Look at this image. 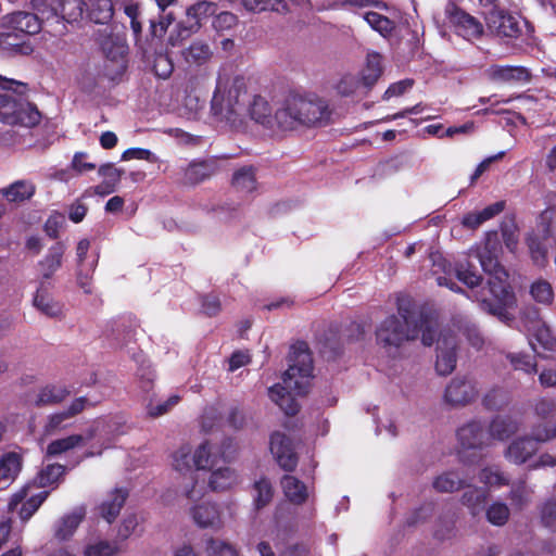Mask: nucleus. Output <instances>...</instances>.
I'll return each mask as SVG.
<instances>
[{"label": "nucleus", "mask_w": 556, "mask_h": 556, "mask_svg": "<svg viewBox=\"0 0 556 556\" xmlns=\"http://www.w3.org/2000/svg\"><path fill=\"white\" fill-rule=\"evenodd\" d=\"M237 483V475L229 467H220L212 471L208 486L212 491L222 492Z\"/></svg>", "instance_id": "4c0bfd02"}, {"label": "nucleus", "mask_w": 556, "mask_h": 556, "mask_svg": "<svg viewBox=\"0 0 556 556\" xmlns=\"http://www.w3.org/2000/svg\"><path fill=\"white\" fill-rule=\"evenodd\" d=\"M254 490L257 493L254 498L255 506L257 509H261L271 501L274 491L270 482L266 479H261L256 481L254 483Z\"/></svg>", "instance_id": "bf43d9fd"}, {"label": "nucleus", "mask_w": 556, "mask_h": 556, "mask_svg": "<svg viewBox=\"0 0 556 556\" xmlns=\"http://www.w3.org/2000/svg\"><path fill=\"white\" fill-rule=\"evenodd\" d=\"M3 26L25 39L29 35H35L40 31L41 23L38 16L34 13L17 11L4 17Z\"/></svg>", "instance_id": "dca6fc26"}, {"label": "nucleus", "mask_w": 556, "mask_h": 556, "mask_svg": "<svg viewBox=\"0 0 556 556\" xmlns=\"http://www.w3.org/2000/svg\"><path fill=\"white\" fill-rule=\"evenodd\" d=\"M485 21L489 29L500 37L516 38L520 34L519 20L502 10H490Z\"/></svg>", "instance_id": "2eb2a0df"}, {"label": "nucleus", "mask_w": 556, "mask_h": 556, "mask_svg": "<svg viewBox=\"0 0 556 556\" xmlns=\"http://www.w3.org/2000/svg\"><path fill=\"white\" fill-rule=\"evenodd\" d=\"M180 54L189 67H201L210 62L213 51L208 43L195 40L189 47L182 49Z\"/></svg>", "instance_id": "412c9836"}, {"label": "nucleus", "mask_w": 556, "mask_h": 556, "mask_svg": "<svg viewBox=\"0 0 556 556\" xmlns=\"http://www.w3.org/2000/svg\"><path fill=\"white\" fill-rule=\"evenodd\" d=\"M49 496V491H41L38 494H35L27 498L21 506L18 516L22 521L26 522L29 520L33 515L39 509L42 503Z\"/></svg>", "instance_id": "3c124183"}, {"label": "nucleus", "mask_w": 556, "mask_h": 556, "mask_svg": "<svg viewBox=\"0 0 556 556\" xmlns=\"http://www.w3.org/2000/svg\"><path fill=\"white\" fill-rule=\"evenodd\" d=\"M507 401L506 393L501 388H493L488 391L483 399L482 403L488 409H497L502 405H504Z\"/></svg>", "instance_id": "0e129e2a"}, {"label": "nucleus", "mask_w": 556, "mask_h": 556, "mask_svg": "<svg viewBox=\"0 0 556 556\" xmlns=\"http://www.w3.org/2000/svg\"><path fill=\"white\" fill-rule=\"evenodd\" d=\"M479 480L486 486H503L508 484V478L497 467H485L479 473Z\"/></svg>", "instance_id": "603ef678"}, {"label": "nucleus", "mask_w": 556, "mask_h": 556, "mask_svg": "<svg viewBox=\"0 0 556 556\" xmlns=\"http://www.w3.org/2000/svg\"><path fill=\"white\" fill-rule=\"evenodd\" d=\"M363 87L358 75L345 74L336 84V90L340 96L349 97Z\"/></svg>", "instance_id": "864d4df0"}, {"label": "nucleus", "mask_w": 556, "mask_h": 556, "mask_svg": "<svg viewBox=\"0 0 556 556\" xmlns=\"http://www.w3.org/2000/svg\"><path fill=\"white\" fill-rule=\"evenodd\" d=\"M86 439L81 434H71L65 438H60L51 441L47 445L46 454L49 457H55L84 445Z\"/></svg>", "instance_id": "f704fd0d"}, {"label": "nucleus", "mask_w": 556, "mask_h": 556, "mask_svg": "<svg viewBox=\"0 0 556 556\" xmlns=\"http://www.w3.org/2000/svg\"><path fill=\"white\" fill-rule=\"evenodd\" d=\"M250 117L256 123L268 127L271 125L274 110L270 103L261 94H255L252 102L248 106Z\"/></svg>", "instance_id": "c756f323"}, {"label": "nucleus", "mask_w": 556, "mask_h": 556, "mask_svg": "<svg viewBox=\"0 0 556 556\" xmlns=\"http://www.w3.org/2000/svg\"><path fill=\"white\" fill-rule=\"evenodd\" d=\"M542 523L553 532H556V502H547L541 510Z\"/></svg>", "instance_id": "774afa93"}, {"label": "nucleus", "mask_w": 556, "mask_h": 556, "mask_svg": "<svg viewBox=\"0 0 556 556\" xmlns=\"http://www.w3.org/2000/svg\"><path fill=\"white\" fill-rule=\"evenodd\" d=\"M35 186L31 182L18 180L2 190V195L10 202H23L35 194Z\"/></svg>", "instance_id": "58836bf2"}, {"label": "nucleus", "mask_w": 556, "mask_h": 556, "mask_svg": "<svg viewBox=\"0 0 556 556\" xmlns=\"http://www.w3.org/2000/svg\"><path fill=\"white\" fill-rule=\"evenodd\" d=\"M242 94H247L243 78H235L227 90L223 89L220 83H218L211 100L213 116L219 121L236 123L238 116L245 110L244 102L241 100Z\"/></svg>", "instance_id": "423d86ee"}, {"label": "nucleus", "mask_w": 556, "mask_h": 556, "mask_svg": "<svg viewBox=\"0 0 556 556\" xmlns=\"http://www.w3.org/2000/svg\"><path fill=\"white\" fill-rule=\"evenodd\" d=\"M125 14L130 20V28L134 33L136 40H138L142 35V26L148 23L150 25V21L152 20V14H150L144 8H141L138 4H129L125 7ZM150 38V33L147 35V40Z\"/></svg>", "instance_id": "72a5a7b5"}, {"label": "nucleus", "mask_w": 556, "mask_h": 556, "mask_svg": "<svg viewBox=\"0 0 556 556\" xmlns=\"http://www.w3.org/2000/svg\"><path fill=\"white\" fill-rule=\"evenodd\" d=\"M381 55L372 52L367 54L366 66L361 72L359 78L364 88H370L375 85L381 75Z\"/></svg>", "instance_id": "e433bc0d"}, {"label": "nucleus", "mask_w": 556, "mask_h": 556, "mask_svg": "<svg viewBox=\"0 0 556 556\" xmlns=\"http://www.w3.org/2000/svg\"><path fill=\"white\" fill-rule=\"evenodd\" d=\"M520 323V330L526 332L544 324L540 316V311L533 305H529L522 309Z\"/></svg>", "instance_id": "4d7b16f0"}, {"label": "nucleus", "mask_w": 556, "mask_h": 556, "mask_svg": "<svg viewBox=\"0 0 556 556\" xmlns=\"http://www.w3.org/2000/svg\"><path fill=\"white\" fill-rule=\"evenodd\" d=\"M216 11L217 4L212 1L203 0L190 5L186 11V21L177 25V37L173 34L169 36V45L175 47L180 40H185L191 34L197 33L203 23L216 14Z\"/></svg>", "instance_id": "1a4fd4ad"}, {"label": "nucleus", "mask_w": 556, "mask_h": 556, "mask_svg": "<svg viewBox=\"0 0 556 556\" xmlns=\"http://www.w3.org/2000/svg\"><path fill=\"white\" fill-rule=\"evenodd\" d=\"M479 393V383L473 376L456 375L445 386L442 401L451 408H463L472 404Z\"/></svg>", "instance_id": "6e6552de"}, {"label": "nucleus", "mask_w": 556, "mask_h": 556, "mask_svg": "<svg viewBox=\"0 0 556 556\" xmlns=\"http://www.w3.org/2000/svg\"><path fill=\"white\" fill-rule=\"evenodd\" d=\"M465 485L464 480L459 477L457 471H446L438 476L432 486L435 491L441 493H452L458 491Z\"/></svg>", "instance_id": "79ce46f5"}, {"label": "nucleus", "mask_w": 556, "mask_h": 556, "mask_svg": "<svg viewBox=\"0 0 556 556\" xmlns=\"http://www.w3.org/2000/svg\"><path fill=\"white\" fill-rule=\"evenodd\" d=\"M508 506L500 501L493 502L485 510L486 520L496 527L504 526L509 519Z\"/></svg>", "instance_id": "8fccbe9b"}, {"label": "nucleus", "mask_w": 556, "mask_h": 556, "mask_svg": "<svg viewBox=\"0 0 556 556\" xmlns=\"http://www.w3.org/2000/svg\"><path fill=\"white\" fill-rule=\"evenodd\" d=\"M0 89L14 93H0V121L12 126L15 121L14 112L18 108L21 98L27 94L28 85L0 75Z\"/></svg>", "instance_id": "9d476101"}, {"label": "nucleus", "mask_w": 556, "mask_h": 556, "mask_svg": "<svg viewBox=\"0 0 556 556\" xmlns=\"http://www.w3.org/2000/svg\"><path fill=\"white\" fill-rule=\"evenodd\" d=\"M71 418L64 410L52 413L47 416L42 432L46 437L56 435L72 426Z\"/></svg>", "instance_id": "37998d69"}, {"label": "nucleus", "mask_w": 556, "mask_h": 556, "mask_svg": "<svg viewBox=\"0 0 556 556\" xmlns=\"http://www.w3.org/2000/svg\"><path fill=\"white\" fill-rule=\"evenodd\" d=\"M492 241H497V232L486 233V242L483 250H471L468 257H475L479 261L483 271L489 275L485 287H480L482 277L469 261L460 262L455 267L457 279L470 288L471 294L467 298L479 303L482 311L496 316L502 323L511 326L514 316L509 308L516 305V296L510 288L507 278V271L491 255Z\"/></svg>", "instance_id": "f03ea898"}, {"label": "nucleus", "mask_w": 556, "mask_h": 556, "mask_svg": "<svg viewBox=\"0 0 556 556\" xmlns=\"http://www.w3.org/2000/svg\"><path fill=\"white\" fill-rule=\"evenodd\" d=\"M70 394L71 391L67 387L50 383L39 389L35 404L38 407L59 405L64 402Z\"/></svg>", "instance_id": "c85d7f7f"}, {"label": "nucleus", "mask_w": 556, "mask_h": 556, "mask_svg": "<svg viewBox=\"0 0 556 556\" xmlns=\"http://www.w3.org/2000/svg\"><path fill=\"white\" fill-rule=\"evenodd\" d=\"M33 302L38 311L49 317H59L62 314V305L53 300L43 281H40Z\"/></svg>", "instance_id": "7c9ffc66"}, {"label": "nucleus", "mask_w": 556, "mask_h": 556, "mask_svg": "<svg viewBox=\"0 0 556 556\" xmlns=\"http://www.w3.org/2000/svg\"><path fill=\"white\" fill-rule=\"evenodd\" d=\"M538 451V442L531 437L514 440L505 452V457L516 465L528 462Z\"/></svg>", "instance_id": "a211bd4d"}, {"label": "nucleus", "mask_w": 556, "mask_h": 556, "mask_svg": "<svg viewBox=\"0 0 556 556\" xmlns=\"http://www.w3.org/2000/svg\"><path fill=\"white\" fill-rule=\"evenodd\" d=\"M528 333L530 336L529 343L538 355H542L540 349L543 352L556 351V338L545 323Z\"/></svg>", "instance_id": "bb28decb"}, {"label": "nucleus", "mask_w": 556, "mask_h": 556, "mask_svg": "<svg viewBox=\"0 0 556 556\" xmlns=\"http://www.w3.org/2000/svg\"><path fill=\"white\" fill-rule=\"evenodd\" d=\"M532 438L539 443H546L556 439V420L553 424L539 422L531 428Z\"/></svg>", "instance_id": "6e6d98bb"}, {"label": "nucleus", "mask_w": 556, "mask_h": 556, "mask_svg": "<svg viewBox=\"0 0 556 556\" xmlns=\"http://www.w3.org/2000/svg\"><path fill=\"white\" fill-rule=\"evenodd\" d=\"M65 251L66 245L62 241H56L49 248L48 253L38 263L41 281L46 283L61 268Z\"/></svg>", "instance_id": "f3484780"}, {"label": "nucleus", "mask_w": 556, "mask_h": 556, "mask_svg": "<svg viewBox=\"0 0 556 556\" xmlns=\"http://www.w3.org/2000/svg\"><path fill=\"white\" fill-rule=\"evenodd\" d=\"M219 165L216 159H198L190 162L184 169L182 182L187 186L202 184L219 172Z\"/></svg>", "instance_id": "4468645a"}, {"label": "nucleus", "mask_w": 556, "mask_h": 556, "mask_svg": "<svg viewBox=\"0 0 556 556\" xmlns=\"http://www.w3.org/2000/svg\"><path fill=\"white\" fill-rule=\"evenodd\" d=\"M486 497V490L469 485L462 495V504L469 509L472 516H476L482 511Z\"/></svg>", "instance_id": "c9c22d12"}, {"label": "nucleus", "mask_w": 556, "mask_h": 556, "mask_svg": "<svg viewBox=\"0 0 556 556\" xmlns=\"http://www.w3.org/2000/svg\"><path fill=\"white\" fill-rule=\"evenodd\" d=\"M86 510L83 507L76 508L71 514L63 516L54 525V538L58 541L70 540L84 520Z\"/></svg>", "instance_id": "4be33fe9"}, {"label": "nucleus", "mask_w": 556, "mask_h": 556, "mask_svg": "<svg viewBox=\"0 0 556 556\" xmlns=\"http://www.w3.org/2000/svg\"><path fill=\"white\" fill-rule=\"evenodd\" d=\"M174 21L175 14L172 11H157L156 15L152 14V20L150 21L151 40L155 38H162L166 34L167 28L173 24Z\"/></svg>", "instance_id": "a18cd8bd"}, {"label": "nucleus", "mask_w": 556, "mask_h": 556, "mask_svg": "<svg viewBox=\"0 0 556 556\" xmlns=\"http://www.w3.org/2000/svg\"><path fill=\"white\" fill-rule=\"evenodd\" d=\"M517 370H522L527 374H533L536 371V364L534 358L527 354H508L507 356Z\"/></svg>", "instance_id": "e2e57ef3"}, {"label": "nucleus", "mask_w": 556, "mask_h": 556, "mask_svg": "<svg viewBox=\"0 0 556 556\" xmlns=\"http://www.w3.org/2000/svg\"><path fill=\"white\" fill-rule=\"evenodd\" d=\"M124 169L115 167L113 164L108 163L99 167V175L104 178V182L110 185L106 192H114L121 181Z\"/></svg>", "instance_id": "13d9d810"}, {"label": "nucleus", "mask_w": 556, "mask_h": 556, "mask_svg": "<svg viewBox=\"0 0 556 556\" xmlns=\"http://www.w3.org/2000/svg\"><path fill=\"white\" fill-rule=\"evenodd\" d=\"M66 473V467L61 464H49L45 466L37 475L36 482L40 488H47L58 484L61 478Z\"/></svg>", "instance_id": "c03bdc74"}, {"label": "nucleus", "mask_w": 556, "mask_h": 556, "mask_svg": "<svg viewBox=\"0 0 556 556\" xmlns=\"http://www.w3.org/2000/svg\"><path fill=\"white\" fill-rule=\"evenodd\" d=\"M56 12L67 23L80 20L85 13V0H59Z\"/></svg>", "instance_id": "a19ab883"}, {"label": "nucleus", "mask_w": 556, "mask_h": 556, "mask_svg": "<svg viewBox=\"0 0 556 556\" xmlns=\"http://www.w3.org/2000/svg\"><path fill=\"white\" fill-rule=\"evenodd\" d=\"M314 366L312 354L305 342L290 348L288 368L280 383V427L290 435L280 432V469L292 471L298 465V450L301 444L296 433L303 427L301 400L312 386Z\"/></svg>", "instance_id": "f257e3e1"}, {"label": "nucleus", "mask_w": 556, "mask_h": 556, "mask_svg": "<svg viewBox=\"0 0 556 556\" xmlns=\"http://www.w3.org/2000/svg\"><path fill=\"white\" fill-rule=\"evenodd\" d=\"M85 13L90 22L106 24L114 14L113 3L111 0H85Z\"/></svg>", "instance_id": "cd10ccee"}, {"label": "nucleus", "mask_w": 556, "mask_h": 556, "mask_svg": "<svg viewBox=\"0 0 556 556\" xmlns=\"http://www.w3.org/2000/svg\"><path fill=\"white\" fill-rule=\"evenodd\" d=\"M456 338L450 330L440 333L435 369L439 375L451 374L456 367Z\"/></svg>", "instance_id": "ddd939ff"}, {"label": "nucleus", "mask_w": 556, "mask_h": 556, "mask_svg": "<svg viewBox=\"0 0 556 556\" xmlns=\"http://www.w3.org/2000/svg\"><path fill=\"white\" fill-rule=\"evenodd\" d=\"M326 100L315 94H300L290 91L280 105V128H293L298 125H323L330 117Z\"/></svg>", "instance_id": "20e7f679"}, {"label": "nucleus", "mask_w": 556, "mask_h": 556, "mask_svg": "<svg viewBox=\"0 0 556 556\" xmlns=\"http://www.w3.org/2000/svg\"><path fill=\"white\" fill-rule=\"evenodd\" d=\"M508 497L515 508L522 509L530 502V491L525 483H520L511 488Z\"/></svg>", "instance_id": "680f3d73"}, {"label": "nucleus", "mask_w": 556, "mask_h": 556, "mask_svg": "<svg viewBox=\"0 0 556 556\" xmlns=\"http://www.w3.org/2000/svg\"><path fill=\"white\" fill-rule=\"evenodd\" d=\"M191 516L193 521L203 529L219 528L222 525L220 514L215 504L203 503L195 505L191 509Z\"/></svg>", "instance_id": "a878e982"}, {"label": "nucleus", "mask_w": 556, "mask_h": 556, "mask_svg": "<svg viewBox=\"0 0 556 556\" xmlns=\"http://www.w3.org/2000/svg\"><path fill=\"white\" fill-rule=\"evenodd\" d=\"M445 15L455 27L456 33L465 39L471 40L482 34V25L475 17L458 9L455 3L446 4Z\"/></svg>", "instance_id": "f8f14e48"}, {"label": "nucleus", "mask_w": 556, "mask_h": 556, "mask_svg": "<svg viewBox=\"0 0 556 556\" xmlns=\"http://www.w3.org/2000/svg\"><path fill=\"white\" fill-rule=\"evenodd\" d=\"M21 456L16 453H7L0 459V482L10 483L21 470Z\"/></svg>", "instance_id": "ea45409f"}, {"label": "nucleus", "mask_w": 556, "mask_h": 556, "mask_svg": "<svg viewBox=\"0 0 556 556\" xmlns=\"http://www.w3.org/2000/svg\"><path fill=\"white\" fill-rule=\"evenodd\" d=\"M0 47L24 54L31 51L30 46L26 43V39L10 29L0 33Z\"/></svg>", "instance_id": "49530a36"}, {"label": "nucleus", "mask_w": 556, "mask_h": 556, "mask_svg": "<svg viewBox=\"0 0 556 556\" xmlns=\"http://www.w3.org/2000/svg\"><path fill=\"white\" fill-rule=\"evenodd\" d=\"M555 212L546 210L539 218L538 232L529 236L527 242L533 263L544 267L548 262V250L556 245Z\"/></svg>", "instance_id": "0eeeda50"}, {"label": "nucleus", "mask_w": 556, "mask_h": 556, "mask_svg": "<svg viewBox=\"0 0 556 556\" xmlns=\"http://www.w3.org/2000/svg\"><path fill=\"white\" fill-rule=\"evenodd\" d=\"M128 490L125 488L114 489L109 497L99 506L100 515L109 523H112L121 513L128 498Z\"/></svg>", "instance_id": "aec40b11"}, {"label": "nucleus", "mask_w": 556, "mask_h": 556, "mask_svg": "<svg viewBox=\"0 0 556 556\" xmlns=\"http://www.w3.org/2000/svg\"><path fill=\"white\" fill-rule=\"evenodd\" d=\"M128 67L127 47L119 46L112 60H104L102 76L113 85L119 84Z\"/></svg>", "instance_id": "6ab92c4d"}, {"label": "nucleus", "mask_w": 556, "mask_h": 556, "mask_svg": "<svg viewBox=\"0 0 556 556\" xmlns=\"http://www.w3.org/2000/svg\"><path fill=\"white\" fill-rule=\"evenodd\" d=\"M280 489L286 500L293 505H301L308 497V488L294 476H285L280 479Z\"/></svg>", "instance_id": "393cba45"}, {"label": "nucleus", "mask_w": 556, "mask_h": 556, "mask_svg": "<svg viewBox=\"0 0 556 556\" xmlns=\"http://www.w3.org/2000/svg\"><path fill=\"white\" fill-rule=\"evenodd\" d=\"M530 294L535 302L546 306L554 302L553 287L544 279H538L531 283Z\"/></svg>", "instance_id": "de8ad7c7"}, {"label": "nucleus", "mask_w": 556, "mask_h": 556, "mask_svg": "<svg viewBox=\"0 0 556 556\" xmlns=\"http://www.w3.org/2000/svg\"><path fill=\"white\" fill-rule=\"evenodd\" d=\"M492 79L496 81H527L529 73L526 67L511 65H494L490 70Z\"/></svg>", "instance_id": "473e14b6"}, {"label": "nucleus", "mask_w": 556, "mask_h": 556, "mask_svg": "<svg viewBox=\"0 0 556 556\" xmlns=\"http://www.w3.org/2000/svg\"><path fill=\"white\" fill-rule=\"evenodd\" d=\"M457 440L460 445V455L465 460V452L481 451L490 446V435L480 420H471L457 430ZM473 463V460H467Z\"/></svg>", "instance_id": "9b49d317"}, {"label": "nucleus", "mask_w": 556, "mask_h": 556, "mask_svg": "<svg viewBox=\"0 0 556 556\" xmlns=\"http://www.w3.org/2000/svg\"><path fill=\"white\" fill-rule=\"evenodd\" d=\"M206 551L210 556H238L233 545L213 538L207 541Z\"/></svg>", "instance_id": "052dcab7"}, {"label": "nucleus", "mask_w": 556, "mask_h": 556, "mask_svg": "<svg viewBox=\"0 0 556 556\" xmlns=\"http://www.w3.org/2000/svg\"><path fill=\"white\" fill-rule=\"evenodd\" d=\"M502 236L506 248L514 252L518 245L517 228L514 222H504L501 225Z\"/></svg>", "instance_id": "338daca9"}, {"label": "nucleus", "mask_w": 556, "mask_h": 556, "mask_svg": "<svg viewBox=\"0 0 556 556\" xmlns=\"http://www.w3.org/2000/svg\"><path fill=\"white\" fill-rule=\"evenodd\" d=\"M518 422L510 417H495L488 429L490 445L493 440L504 441L518 431Z\"/></svg>", "instance_id": "2f4dec72"}, {"label": "nucleus", "mask_w": 556, "mask_h": 556, "mask_svg": "<svg viewBox=\"0 0 556 556\" xmlns=\"http://www.w3.org/2000/svg\"><path fill=\"white\" fill-rule=\"evenodd\" d=\"M231 187L239 193L250 194L257 189L256 167L244 165L236 169L231 177Z\"/></svg>", "instance_id": "5701e85b"}, {"label": "nucleus", "mask_w": 556, "mask_h": 556, "mask_svg": "<svg viewBox=\"0 0 556 556\" xmlns=\"http://www.w3.org/2000/svg\"><path fill=\"white\" fill-rule=\"evenodd\" d=\"M14 121L12 126H22L31 128L37 126L41 121V113L38 108L28 101L27 94L21 98L18 108L14 112Z\"/></svg>", "instance_id": "b1692460"}, {"label": "nucleus", "mask_w": 556, "mask_h": 556, "mask_svg": "<svg viewBox=\"0 0 556 556\" xmlns=\"http://www.w3.org/2000/svg\"><path fill=\"white\" fill-rule=\"evenodd\" d=\"M65 224V217L61 213L51 214L45 223L43 229L50 239H58L60 230Z\"/></svg>", "instance_id": "69168bd1"}, {"label": "nucleus", "mask_w": 556, "mask_h": 556, "mask_svg": "<svg viewBox=\"0 0 556 556\" xmlns=\"http://www.w3.org/2000/svg\"><path fill=\"white\" fill-rule=\"evenodd\" d=\"M363 18L374 30L383 37L389 36L394 29V23L380 13L367 11L363 14Z\"/></svg>", "instance_id": "09e8293b"}, {"label": "nucleus", "mask_w": 556, "mask_h": 556, "mask_svg": "<svg viewBox=\"0 0 556 556\" xmlns=\"http://www.w3.org/2000/svg\"><path fill=\"white\" fill-rule=\"evenodd\" d=\"M437 328L438 323L433 317L400 306L399 316L391 315L377 327L376 340L388 353L419 337L424 345L430 346L434 342Z\"/></svg>", "instance_id": "7ed1b4c3"}, {"label": "nucleus", "mask_w": 556, "mask_h": 556, "mask_svg": "<svg viewBox=\"0 0 556 556\" xmlns=\"http://www.w3.org/2000/svg\"><path fill=\"white\" fill-rule=\"evenodd\" d=\"M191 452L190 445L180 446L173 455V466L179 472L191 471L189 482L185 485V496L190 501H198L203 497L205 486H199L192 468L213 470L217 465V458L211 454L208 442L202 443L193 454Z\"/></svg>", "instance_id": "39448f33"}, {"label": "nucleus", "mask_w": 556, "mask_h": 556, "mask_svg": "<svg viewBox=\"0 0 556 556\" xmlns=\"http://www.w3.org/2000/svg\"><path fill=\"white\" fill-rule=\"evenodd\" d=\"M119 552L116 542L99 541L86 546L84 556H114Z\"/></svg>", "instance_id": "5fc2aeb1"}]
</instances>
